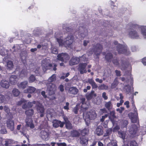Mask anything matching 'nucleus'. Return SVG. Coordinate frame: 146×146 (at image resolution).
Wrapping results in <instances>:
<instances>
[{"instance_id": "f704fd0d", "label": "nucleus", "mask_w": 146, "mask_h": 146, "mask_svg": "<svg viewBox=\"0 0 146 146\" xmlns=\"http://www.w3.org/2000/svg\"><path fill=\"white\" fill-rule=\"evenodd\" d=\"M118 134L120 137L122 138L123 140H124L126 135V132L125 131H119Z\"/></svg>"}, {"instance_id": "bb28decb", "label": "nucleus", "mask_w": 146, "mask_h": 146, "mask_svg": "<svg viewBox=\"0 0 146 146\" xmlns=\"http://www.w3.org/2000/svg\"><path fill=\"white\" fill-rule=\"evenodd\" d=\"M47 89L48 91H54L56 87V85L52 83H49L47 84Z\"/></svg>"}, {"instance_id": "e2e57ef3", "label": "nucleus", "mask_w": 146, "mask_h": 146, "mask_svg": "<svg viewBox=\"0 0 146 146\" xmlns=\"http://www.w3.org/2000/svg\"><path fill=\"white\" fill-rule=\"evenodd\" d=\"M5 100L4 96L2 95H0V103H3Z\"/></svg>"}, {"instance_id": "6e6552de", "label": "nucleus", "mask_w": 146, "mask_h": 146, "mask_svg": "<svg viewBox=\"0 0 146 146\" xmlns=\"http://www.w3.org/2000/svg\"><path fill=\"white\" fill-rule=\"evenodd\" d=\"M42 128V125H40L38 128V129L40 131V136L42 139L45 141L49 139L50 133L47 130H41Z\"/></svg>"}, {"instance_id": "37998d69", "label": "nucleus", "mask_w": 146, "mask_h": 146, "mask_svg": "<svg viewBox=\"0 0 146 146\" xmlns=\"http://www.w3.org/2000/svg\"><path fill=\"white\" fill-rule=\"evenodd\" d=\"M112 58V56L111 53H107L106 56V60L108 62H110L111 61V59Z\"/></svg>"}, {"instance_id": "603ef678", "label": "nucleus", "mask_w": 146, "mask_h": 146, "mask_svg": "<svg viewBox=\"0 0 146 146\" xmlns=\"http://www.w3.org/2000/svg\"><path fill=\"white\" fill-rule=\"evenodd\" d=\"M111 102L110 101L106 103L105 106L108 110H110L112 108Z\"/></svg>"}, {"instance_id": "c85d7f7f", "label": "nucleus", "mask_w": 146, "mask_h": 146, "mask_svg": "<svg viewBox=\"0 0 146 146\" xmlns=\"http://www.w3.org/2000/svg\"><path fill=\"white\" fill-rule=\"evenodd\" d=\"M0 85L1 87L5 88H8L10 86L9 82L4 80H2L0 82Z\"/></svg>"}, {"instance_id": "9b49d317", "label": "nucleus", "mask_w": 146, "mask_h": 146, "mask_svg": "<svg viewBox=\"0 0 146 146\" xmlns=\"http://www.w3.org/2000/svg\"><path fill=\"white\" fill-rule=\"evenodd\" d=\"M8 52V51L7 50H5L3 46H0V54L5 56L3 58V60L6 62H7V59L10 58L9 54Z\"/></svg>"}, {"instance_id": "4c0bfd02", "label": "nucleus", "mask_w": 146, "mask_h": 146, "mask_svg": "<svg viewBox=\"0 0 146 146\" xmlns=\"http://www.w3.org/2000/svg\"><path fill=\"white\" fill-rule=\"evenodd\" d=\"M33 71L35 73L36 75H40V68L38 67H36L35 69L33 70Z\"/></svg>"}, {"instance_id": "13d9d810", "label": "nucleus", "mask_w": 146, "mask_h": 146, "mask_svg": "<svg viewBox=\"0 0 146 146\" xmlns=\"http://www.w3.org/2000/svg\"><path fill=\"white\" fill-rule=\"evenodd\" d=\"M117 146V142L116 141H111L110 143H109V146Z\"/></svg>"}, {"instance_id": "774afa93", "label": "nucleus", "mask_w": 146, "mask_h": 146, "mask_svg": "<svg viewBox=\"0 0 146 146\" xmlns=\"http://www.w3.org/2000/svg\"><path fill=\"white\" fill-rule=\"evenodd\" d=\"M56 144L58 146H66V144L64 143H57Z\"/></svg>"}, {"instance_id": "aec40b11", "label": "nucleus", "mask_w": 146, "mask_h": 146, "mask_svg": "<svg viewBox=\"0 0 146 146\" xmlns=\"http://www.w3.org/2000/svg\"><path fill=\"white\" fill-rule=\"evenodd\" d=\"M52 123L53 127L56 128L58 127L59 126L62 127L63 126L64 124L63 122L57 120H53Z\"/></svg>"}, {"instance_id": "a211bd4d", "label": "nucleus", "mask_w": 146, "mask_h": 146, "mask_svg": "<svg viewBox=\"0 0 146 146\" xmlns=\"http://www.w3.org/2000/svg\"><path fill=\"white\" fill-rule=\"evenodd\" d=\"M87 64L86 63H80L79 65L78 70L80 72V74H83L87 72L85 68Z\"/></svg>"}, {"instance_id": "e433bc0d", "label": "nucleus", "mask_w": 146, "mask_h": 146, "mask_svg": "<svg viewBox=\"0 0 146 146\" xmlns=\"http://www.w3.org/2000/svg\"><path fill=\"white\" fill-rule=\"evenodd\" d=\"M94 92H91L88 94H87L86 95V98L87 100V101H88L89 100L91 99L92 98L93 95H94V96H96V95L94 93Z\"/></svg>"}, {"instance_id": "b1692460", "label": "nucleus", "mask_w": 146, "mask_h": 146, "mask_svg": "<svg viewBox=\"0 0 146 146\" xmlns=\"http://www.w3.org/2000/svg\"><path fill=\"white\" fill-rule=\"evenodd\" d=\"M28 84L27 81H24L20 83L17 84L18 88L20 89H24L26 88Z\"/></svg>"}, {"instance_id": "9d476101", "label": "nucleus", "mask_w": 146, "mask_h": 146, "mask_svg": "<svg viewBox=\"0 0 146 146\" xmlns=\"http://www.w3.org/2000/svg\"><path fill=\"white\" fill-rule=\"evenodd\" d=\"M139 128V124L136 125L135 124H131L129 127V133L134 135L138 131Z\"/></svg>"}, {"instance_id": "a878e982", "label": "nucleus", "mask_w": 146, "mask_h": 146, "mask_svg": "<svg viewBox=\"0 0 146 146\" xmlns=\"http://www.w3.org/2000/svg\"><path fill=\"white\" fill-rule=\"evenodd\" d=\"M103 132V128L101 126H98L96 129L95 133L98 136L102 135Z\"/></svg>"}, {"instance_id": "4be33fe9", "label": "nucleus", "mask_w": 146, "mask_h": 146, "mask_svg": "<svg viewBox=\"0 0 146 146\" xmlns=\"http://www.w3.org/2000/svg\"><path fill=\"white\" fill-rule=\"evenodd\" d=\"M33 121L31 118H27L26 120V125L27 127H29L33 129L35 125L33 123Z\"/></svg>"}, {"instance_id": "f8f14e48", "label": "nucleus", "mask_w": 146, "mask_h": 146, "mask_svg": "<svg viewBox=\"0 0 146 146\" xmlns=\"http://www.w3.org/2000/svg\"><path fill=\"white\" fill-rule=\"evenodd\" d=\"M36 106L38 112L40 114V116L42 117L44 114V109L43 106L38 102H36Z\"/></svg>"}, {"instance_id": "49530a36", "label": "nucleus", "mask_w": 146, "mask_h": 146, "mask_svg": "<svg viewBox=\"0 0 146 146\" xmlns=\"http://www.w3.org/2000/svg\"><path fill=\"white\" fill-rule=\"evenodd\" d=\"M62 28L63 30H66L67 32H70L72 31V29L67 27V24H64L63 25Z\"/></svg>"}, {"instance_id": "79ce46f5", "label": "nucleus", "mask_w": 146, "mask_h": 146, "mask_svg": "<svg viewBox=\"0 0 146 146\" xmlns=\"http://www.w3.org/2000/svg\"><path fill=\"white\" fill-rule=\"evenodd\" d=\"M7 69H11L13 67V64L12 61H9L7 62Z\"/></svg>"}, {"instance_id": "8fccbe9b", "label": "nucleus", "mask_w": 146, "mask_h": 146, "mask_svg": "<svg viewBox=\"0 0 146 146\" xmlns=\"http://www.w3.org/2000/svg\"><path fill=\"white\" fill-rule=\"evenodd\" d=\"M36 80V78L33 75H31L29 77V81L30 83L34 82Z\"/></svg>"}, {"instance_id": "ea45409f", "label": "nucleus", "mask_w": 146, "mask_h": 146, "mask_svg": "<svg viewBox=\"0 0 146 146\" xmlns=\"http://www.w3.org/2000/svg\"><path fill=\"white\" fill-rule=\"evenodd\" d=\"M27 71L25 69L23 70L20 72L19 76L21 78H23L26 75Z\"/></svg>"}, {"instance_id": "cd10ccee", "label": "nucleus", "mask_w": 146, "mask_h": 146, "mask_svg": "<svg viewBox=\"0 0 146 146\" xmlns=\"http://www.w3.org/2000/svg\"><path fill=\"white\" fill-rule=\"evenodd\" d=\"M17 81V76L15 75H11V76L9 81L10 84L14 85L16 84Z\"/></svg>"}, {"instance_id": "0e129e2a", "label": "nucleus", "mask_w": 146, "mask_h": 146, "mask_svg": "<svg viewBox=\"0 0 146 146\" xmlns=\"http://www.w3.org/2000/svg\"><path fill=\"white\" fill-rule=\"evenodd\" d=\"M25 101L24 99H22L17 102V104L18 105H20L22 104H23L24 103H25Z\"/></svg>"}, {"instance_id": "c756f323", "label": "nucleus", "mask_w": 146, "mask_h": 146, "mask_svg": "<svg viewBox=\"0 0 146 146\" xmlns=\"http://www.w3.org/2000/svg\"><path fill=\"white\" fill-rule=\"evenodd\" d=\"M65 122L66 126V128L68 129H72V126L71 123L68 120L67 118H65L64 119Z\"/></svg>"}, {"instance_id": "a18cd8bd", "label": "nucleus", "mask_w": 146, "mask_h": 146, "mask_svg": "<svg viewBox=\"0 0 146 146\" xmlns=\"http://www.w3.org/2000/svg\"><path fill=\"white\" fill-rule=\"evenodd\" d=\"M82 136H85V135L88 134L89 133V130L88 129L84 128L81 131Z\"/></svg>"}, {"instance_id": "2f4dec72", "label": "nucleus", "mask_w": 146, "mask_h": 146, "mask_svg": "<svg viewBox=\"0 0 146 146\" xmlns=\"http://www.w3.org/2000/svg\"><path fill=\"white\" fill-rule=\"evenodd\" d=\"M83 30V28L82 27H80L79 29V32H78V33L79 32V37H81L82 38H84V37L87 34V33H83L82 32H81L80 30Z\"/></svg>"}, {"instance_id": "4468645a", "label": "nucleus", "mask_w": 146, "mask_h": 146, "mask_svg": "<svg viewBox=\"0 0 146 146\" xmlns=\"http://www.w3.org/2000/svg\"><path fill=\"white\" fill-rule=\"evenodd\" d=\"M80 100L82 103L81 110L83 111L84 110H86L88 108L90 104L89 102L87 101L85 102V99L84 98H81Z\"/></svg>"}, {"instance_id": "dca6fc26", "label": "nucleus", "mask_w": 146, "mask_h": 146, "mask_svg": "<svg viewBox=\"0 0 146 146\" xmlns=\"http://www.w3.org/2000/svg\"><path fill=\"white\" fill-rule=\"evenodd\" d=\"M137 109L135 108V112L134 113H131L129 114V115H131L130 119L131 122L133 123H135L137 122V113L136 112Z\"/></svg>"}, {"instance_id": "69168bd1", "label": "nucleus", "mask_w": 146, "mask_h": 146, "mask_svg": "<svg viewBox=\"0 0 146 146\" xmlns=\"http://www.w3.org/2000/svg\"><path fill=\"white\" fill-rule=\"evenodd\" d=\"M77 89L75 87H73L70 88L69 89V91H77Z\"/></svg>"}, {"instance_id": "6ab92c4d", "label": "nucleus", "mask_w": 146, "mask_h": 146, "mask_svg": "<svg viewBox=\"0 0 146 146\" xmlns=\"http://www.w3.org/2000/svg\"><path fill=\"white\" fill-rule=\"evenodd\" d=\"M7 127L11 130L13 131L14 128V123L13 120L9 119L7 121Z\"/></svg>"}, {"instance_id": "4d7b16f0", "label": "nucleus", "mask_w": 146, "mask_h": 146, "mask_svg": "<svg viewBox=\"0 0 146 146\" xmlns=\"http://www.w3.org/2000/svg\"><path fill=\"white\" fill-rule=\"evenodd\" d=\"M22 108L23 109H26L27 108H29L28 103H27V102L26 100L25 101V103H24L23 105Z\"/></svg>"}, {"instance_id": "f3484780", "label": "nucleus", "mask_w": 146, "mask_h": 146, "mask_svg": "<svg viewBox=\"0 0 146 146\" xmlns=\"http://www.w3.org/2000/svg\"><path fill=\"white\" fill-rule=\"evenodd\" d=\"M23 46V44H16L13 46L12 49H10V50L14 54L17 53H19L20 50L21 49V48Z\"/></svg>"}, {"instance_id": "338daca9", "label": "nucleus", "mask_w": 146, "mask_h": 146, "mask_svg": "<svg viewBox=\"0 0 146 146\" xmlns=\"http://www.w3.org/2000/svg\"><path fill=\"white\" fill-rule=\"evenodd\" d=\"M108 116V115L107 114H105L104 115L102 116V118L100 119V121L102 122L104 121L105 119L107 118Z\"/></svg>"}, {"instance_id": "58836bf2", "label": "nucleus", "mask_w": 146, "mask_h": 146, "mask_svg": "<svg viewBox=\"0 0 146 146\" xmlns=\"http://www.w3.org/2000/svg\"><path fill=\"white\" fill-rule=\"evenodd\" d=\"M0 131L1 134H6L7 133V130L4 126H1L0 127Z\"/></svg>"}, {"instance_id": "1a4fd4ad", "label": "nucleus", "mask_w": 146, "mask_h": 146, "mask_svg": "<svg viewBox=\"0 0 146 146\" xmlns=\"http://www.w3.org/2000/svg\"><path fill=\"white\" fill-rule=\"evenodd\" d=\"M94 49H92L91 50L89 51L90 54H92L94 52L96 55L98 56L100 54L102 51V47L99 44H97L96 46H94Z\"/></svg>"}, {"instance_id": "473e14b6", "label": "nucleus", "mask_w": 146, "mask_h": 146, "mask_svg": "<svg viewBox=\"0 0 146 146\" xmlns=\"http://www.w3.org/2000/svg\"><path fill=\"white\" fill-rule=\"evenodd\" d=\"M128 124V121L127 120H122L121 121V128H126Z\"/></svg>"}, {"instance_id": "864d4df0", "label": "nucleus", "mask_w": 146, "mask_h": 146, "mask_svg": "<svg viewBox=\"0 0 146 146\" xmlns=\"http://www.w3.org/2000/svg\"><path fill=\"white\" fill-rule=\"evenodd\" d=\"M27 91H35L36 88L32 86H29L27 89Z\"/></svg>"}, {"instance_id": "ddd939ff", "label": "nucleus", "mask_w": 146, "mask_h": 146, "mask_svg": "<svg viewBox=\"0 0 146 146\" xmlns=\"http://www.w3.org/2000/svg\"><path fill=\"white\" fill-rule=\"evenodd\" d=\"M58 59L61 61L66 62L70 58L69 55L66 53H62L57 55Z\"/></svg>"}, {"instance_id": "052dcab7", "label": "nucleus", "mask_w": 146, "mask_h": 146, "mask_svg": "<svg viewBox=\"0 0 146 146\" xmlns=\"http://www.w3.org/2000/svg\"><path fill=\"white\" fill-rule=\"evenodd\" d=\"M36 103L35 101H33L32 102H29L28 103V106L29 108H30L32 107L33 106V104H35Z\"/></svg>"}, {"instance_id": "de8ad7c7", "label": "nucleus", "mask_w": 146, "mask_h": 146, "mask_svg": "<svg viewBox=\"0 0 146 146\" xmlns=\"http://www.w3.org/2000/svg\"><path fill=\"white\" fill-rule=\"evenodd\" d=\"M40 30L37 28H35L33 31V34L35 36H37L39 35Z\"/></svg>"}, {"instance_id": "412c9836", "label": "nucleus", "mask_w": 146, "mask_h": 146, "mask_svg": "<svg viewBox=\"0 0 146 146\" xmlns=\"http://www.w3.org/2000/svg\"><path fill=\"white\" fill-rule=\"evenodd\" d=\"M80 143L81 144L84 146H86L87 145L88 139L87 137L85 136H82L80 137Z\"/></svg>"}, {"instance_id": "c03bdc74", "label": "nucleus", "mask_w": 146, "mask_h": 146, "mask_svg": "<svg viewBox=\"0 0 146 146\" xmlns=\"http://www.w3.org/2000/svg\"><path fill=\"white\" fill-rule=\"evenodd\" d=\"M33 109L25 111V113L29 116H32L33 114Z\"/></svg>"}, {"instance_id": "a19ab883", "label": "nucleus", "mask_w": 146, "mask_h": 146, "mask_svg": "<svg viewBox=\"0 0 146 146\" xmlns=\"http://www.w3.org/2000/svg\"><path fill=\"white\" fill-rule=\"evenodd\" d=\"M56 79V75L55 74H53L49 78L48 80V82H50L55 81Z\"/></svg>"}, {"instance_id": "09e8293b", "label": "nucleus", "mask_w": 146, "mask_h": 146, "mask_svg": "<svg viewBox=\"0 0 146 146\" xmlns=\"http://www.w3.org/2000/svg\"><path fill=\"white\" fill-rule=\"evenodd\" d=\"M99 90H106L108 88V87L105 84H102L99 86L98 88Z\"/></svg>"}, {"instance_id": "393cba45", "label": "nucleus", "mask_w": 146, "mask_h": 146, "mask_svg": "<svg viewBox=\"0 0 146 146\" xmlns=\"http://www.w3.org/2000/svg\"><path fill=\"white\" fill-rule=\"evenodd\" d=\"M138 29L139 30H141V33L143 37L146 38V26H139Z\"/></svg>"}, {"instance_id": "c9c22d12", "label": "nucleus", "mask_w": 146, "mask_h": 146, "mask_svg": "<svg viewBox=\"0 0 146 146\" xmlns=\"http://www.w3.org/2000/svg\"><path fill=\"white\" fill-rule=\"evenodd\" d=\"M118 84L119 85H122V84L120 83H118V81L116 78H115L113 83L111 84V88H114Z\"/></svg>"}, {"instance_id": "72a5a7b5", "label": "nucleus", "mask_w": 146, "mask_h": 146, "mask_svg": "<svg viewBox=\"0 0 146 146\" xmlns=\"http://www.w3.org/2000/svg\"><path fill=\"white\" fill-rule=\"evenodd\" d=\"M80 133L78 131L74 130L71 131V135L73 137H77L79 136Z\"/></svg>"}, {"instance_id": "423d86ee", "label": "nucleus", "mask_w": 146, "mask_h": 146, "mask_svg": "<svg viewBox=\"0 0 146 146\" xmlns=\"http://www.w3.org/2000/svg\"><path fill=\"white\" fill-rule=\"evenodd\" d=\"M112 62L116 67L119 68L121 70H125L127 68H128L129 70L130 71L131 69V65L129 64H127L124 61L121 60V64H119L118 62L117 58L114 57Z\"/></svg>"}, {"instance_id": "3c124183", "label": "nucleus", "mask_w": 146, "mask_h": 146, "mask_svg": "<svg viewBox=\"0 0 146 146\" xmlns=\"http://www.w3.org/2000/svg\"><path fill=\"white\" fill-rule=\"evenodd\" d=\"M12 140L10 139H7L5 140V146H9L12 143Z\"/></svg>"}, {"instance_id": "680f3d73", "label": "nucleus", "mask_w": 146, "mask_h": 146, "mask_svg": "<svg viewBox=\"0 0 146 146\" xmlns=\"http://www.w3.org/2000/svg\"><path fill=\"white\" fill-rule=\"evenodd\" d=\"M79 105H77L73 109V111L75 114H76L78 113V107Z\"/></svg>"}, {"instance_id": "39448f33", "label": "nucleus", "mask_w": 146, "mask_h": 146, "mask_svg": "<svg viewBox=\"0 0 146 146\" xmlns=\"http://www.w3.org/2000/svg\"><path fill=\"white\" fill-rule=\"evenodd\" d=\"M41 65L43 71L44 72L48 69H53L54 71L56 70L57 65L54 64L53 66L50 63V60L48 58L43 59L42 61Z\"/></svg>"}, {"instance_id": "7ed1b4c3", "label": "nucleus", "mask_w": 146, "mask_h": 146, "mask_svg": "<svg viewBox=\"0 0 146 146\" xmlns=\"http://www.w3.org/2000/svg\"><path fill=\"white\" fill-rule=\"evenodd\" d=\"M114 44L115 47H116V50L118 53L123 54L126 56L130 54V52L126 45H121L119 44L116 41L114 42Z\"/></svg>"}, {"instance_id": "2eb2a0df", "label": "nucleus", "mask_w": 146, "mask_h": 146, "mask_svg": "<svg viewBox=\"0 0 146 146\" xmlns=\"http://www.w3.org/2000/svg\"><path fill=\"white\" fill-rule=\"evenodd\" d=\"M54 92H41L42 95L44 98H48L50 100H53L55 99Z\"/></svg>"}, {"instance_id": "6e6d98bb", "label": "nucleus", "mask_w": 146, "mask_h": 146, "mask_svg": "<svg viewBox=\"0 0 146 146\" xmlns=\"http://www.w3.org/2000/svg\"><path fill=\"white\" fill-rule=\"evenodd\" d=\"M51 52L54 54H58V52L57 49L55 48H53L52 47L51 48Z\"/></svg>"}, {"instance_id": "f03ea898", "label": "nucleus", "mask_w": 146, "mask_h": 146, "mask_svg": "<svg viewBox=\"0 0 146 146\" xmlns=\"http://www.w3.org/2000/svg\"><path fill=\"white\" fill-rule=\"evenodd\" d=\"M119 79L125 83H128V84L125 85V86L121 89V90L125 91H133V88L132 86L133 82V79L131 77V73H129L127 77L125 78L124 77H120Z\"/></svg>"}, {"instance_id": "7c9ffc66", "label": "nucleus", "mask_w": 146, "mask_h": 146, "mask_svg": "<svg viewBox=\"0 0 146 146\" xmlns=\"http://www.w3.org/2000/svg\"><path fill=\"white\" fill-rule=\"evenodd\" d=\"M115 113L114 111H112L110 112V115L109 116V118L111 121L113 122L114 121V119L116 118V116L115 115Z\"/></svg>"}, {"instance_id": "f257e3e1", "label": "nucleus", "mask_w": 146, "mask_h": 146, "mask_svg": "<svg viewBox=\"0 0 146 146\" xmlns=\"http://www.w3.org/2000/svg\"><path fill=\"white\" fill-rule=\"evenodd\" d=\"M55 38L60 46H64L66 48L70 47L73 40V37L71 34H69L67 37L64 38L62 34L56 33Z\"/></svg>"}, {"instance_id": "bf43d9fd", "label": "nucleus", "mask_w": 146, "mask_h": 146, "mask_svg": "<svg viewBox=\"0 0 146 146\" xmlns=\"http://www.w3.org/2000/svg\"><path fill=\"white\" fill-rule=\"evenodd\" d=\"M130 146H137V144L135 141H133L130 142Z\"/></svg>"}, {"instance_id": "20e7f679", "label": "nucleus", "mask_w": 146, "mask_h": 146, "mask_svg": "<svg viewBox=\"0 0 146 146\" xmlns=\"http://www.w3.org/2000/svg\"><path fill=\"white\" fill-rule=\"evenodd\" d=\"M139 26L137 25H133L130 27L131 30L128 31L129 37L131 38L138 39L139 35L138 32Z\"/></svg>"}, {"instance_id": "0eeeda50", "label": "nucleus", "mask_w": 146, "mask_h": 146, "mask_svg": "<svg viewBox=\"0 0 146 146\" xmlns=\"http://www.w3.org/2000/svg\"><path fill=\"white\" fill-rule=\"evenodd\" d=\"M83 116L86 122L88 121L89 120H94L96 118L97 114L94 111L91 110L86 113L83 111Z\"/></svg>"}, {"instance_id": "5701e85b", "label": "nucleus", "mask_w": 146, "mask_h": 146, "mask_svg": "<svg viewBox=\"0 0 146 146\" xmlns=\"http://www.w3.org/2000/svg\"><path fill=\"white\" fill-rule=\"evenodd\" d=\"M80 60V59L79 58L73 57L70 61L69 64L71 66L77 64L79 63Z\"/></svg>"}, {"instance_id": "5fc2aeb1", "label": "nucleus", "mask_w": 146, "mask_h": 146, "mask_svg": "<svg viewBox=\"0 0 146 146\" xmlns=\"http://www.w3.org/2000/svg\"><path fill=\"white\" fill-rule=\"evenodd\" d=\"M111 132H112V129L111 128L108 129H107L106 130V135L105 134L104 135V136H106L109 135H110V134H111Z\"/></svg>"}]
</instances>
